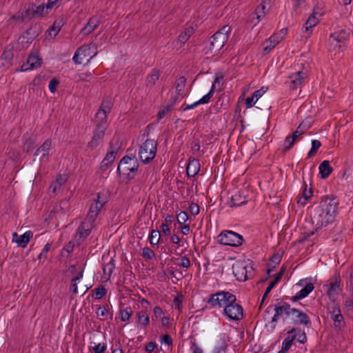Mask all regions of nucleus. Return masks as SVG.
Returning a JSON list of instances; mask_svg holds the SVG:
<instances>
[{
  "label": "nucleus",
  "instance_id": "obj_1",
  "mask_svg": "<svg viewBox=\"0 0 353 353\" xmlns=\"http://www.w3.org/2000/svg\"><path fill=\"white\" fill-rule=\"evenodd\" d=\"M338 199L333 196L321 197L319 202L310 207V216L316 230L333 223L337 213Z\"/></svg>",
  "mask_w": 353,
  "mask_h": 353
},
{
  "label": "nucleus",
  "instance_id": "obj_2",
  "mask_svg": "<svg viewBox=\"0 0 353 353\" xmlns=\"http://www.w3.org/2000/svg\"><path fill=\"white\" fill-rule=\"evenodd\" d=\"M274 314L272 317L270 323L271 327L274 329L276 327V323L280 318H283V321L290 319L294 325H304L307 327H310L312 322L309 316L303 312L302 311L292 308L290 304L283 303L282 305H274Z\"/></svg>",
  "mask_w": 353,
  "mask_h": 353
},
{
  "label": "nucleus",
  "instance_id": "obj_3",
  "mask_svg": "<svg viewBox=\"0 0 353 353\" xmlns=\"http://www.w3.org/2000/svg\"><path fill=\"white\" fill-rule=\"evenodd\" d=\"M230 31V26H225L215 32L210 37V42L205 48V54L212 56L216 54L228 41Z\"/></svg>",
  "mask_w": 353,
  "mask_h": 353
},
{
  "label": "nucleus",
  "instance_id": "obj_4",
  "mask_svg": "<svg viewBox=\"0 0 353 353\" xmlns=\"http://www.w3.org/2000/svg\"><path fill=\"white\" fill-rule=\"evenodd\" d=\"M110 199V194L108 191L103 190L99 192L96 197L90 203L88 212L86 215L87 219L91 221L95 222L97 216L103 209V206L108 202Z\"/></svg>",
  "mask_w": 353,
  "mask_h": 353
},
{
  "label": "nucleus",
  "instance_id": "obj_5",
  "mask_svg": "<svg viewBox=\"0 0 353 353\" xmlns=\"http://www.w3.org/2000/svg\"><path fill=\"white\" fill-rule=\"evenodd\" d=\"M233 274L239 281H245L254 276L252 261H238L232 265Z\"/></svg>",
  "mask_w": 353,
  "mask_h": 353
},
{
  "label": "nucleus",
  "instance_id": "obj_6",
  "mask_svg": "<svg viewBox=\"0 0 353 353\" xmlns=\"http://www.w3.org/2000/svg\"><path fill=\"white\" fill-rule=\"evenodd\" d=\"M158 143L154 139H148L140 146L139 157L142 163H148L156 157Z\"/></svg>",
  "mask_w": 353,
  "mask_h": 353
},
{
  "label": "nucleus",
  "instance_id": "obj_7",
  "mask_svg": "<svg viewBox=\"0 0 353 353\" xmlns=\"http://www.w3.org/2000/svg\"><path fill=\"white\" fill-rule=\"evenodd\" d=\"M139 168L137 159L128 156L123 157L118 165L117 172L119 175L121 174L127 175L129 179H133Z\"/></svg>",
  "mask_w": 353,
  "mask_h": 353
},
{
  "label": "nucleus",
  "instance_id": "obj_8",
  "mask_svg": "<svg viewBox=\"0 0 353 353\" xmlns=\"http://www.w3.org/2000/svg\"><path fill=\"white\" fill-rule=\"evenodd\" d=\"M97 54V46L91 43L79 48L74 53L72 59L77 64H81L85 59H86L87 63H89Z\"/></svg>",
  "mask_w": 353,
  "mask_h": 353
},
{
  "label": "nucleus",
  "instance_id": "obj_9",
  "mask_svg": "<svg viewBox=\"0 0 353 353\" xmlns=\"http://www.w3.org/2000/svg\"><path fill=\"white\" fill-rule=\"evenodd\" d=\"M217 241L222 245L232 247H239L245 241L242 235L230 230L221 232L217 236Z\"/></svg>",
  "mask_w": 353,
  "mask_h": 353
},
{
  "label": "nucleus",
  "instance_id": "obj_10",
  "mask_svg": "<svg viewBox=\"0 0 353 353\" xmlns=\"http://www.w3.org/2000/svg\"><path fill=\"white\" fill-rule=\"evenodd\" d=\"M350 33L345 30H341L330 34L327 40L328 50H340L344 46L345 42L348 40Z\"/></svg>",
  "mask_w": 353,
  "mask_h": 353
},
{
  "label": "nucleus",
  "instance_id": "obj_11",
  "mask_svg": "<svg viewBox=\"0 0 353 353\" xmlns=\"http://www.w3.org/2000/svg\"><path fill=\"white\" fill-rule=\"evenodd\" d=\"M223 314L230 320L239 321L243 317V310L241 305L235 302L223 310Z\"/></svg>",
  "mask_w": 353,
  "mask_h": 353
},
{
  "label": "nucleus",
  "instance_id": "obj_12",
  "mask_svg": "<svg viewBox=\"0 0 353 353\" xmlns=\"http://www.w3.org/2000/svg\"><path fill=\"white\" fill-rule=\"evenodd\" d=\"M94 226L95 222L85 218L77 229L76 238H78L79 241H84L90 235Z\"/></svg>",
  "mask_w": 353,
  "mask_h": 353
},
{
  "label": "nucleus",
  "instance_id": "obj_13",
  "mask_svg": "<svg viewBox=\"0 0 353 353\" xmlns=\"http://www.w3.org/2000/svg\"><path fill=\"white\" fill-rule=\"evenodd\" d=\"M108 128L105 126H96L93 130V136L91 141L88 144V148L90 150L95 149L103 141L105 132Z\"/></svg>",
  "mask_w": 353,
  "mask_h": 353
},
{
  "label": "nucleus",
  "instance_id": "obj_14",
  "mask_svg": "<svg viewBox=\"0 0 353 353\" xmlns=\"http://www.w3.org/2000/svg\"><path fill=\"white\" fill-rule=\"evenodd\" d=\"M52 148V141L50 139H46L43 144L35 151L34 156L40 155L39 161L41 163H46L49 161V152Z\"/></svg>",
  "mask_w": 353,
  "mask_h": 353
},
{
  "label": "nucleus",
  "instance_id": "obj_15",
  "mask_svg": "<svg viewBox=\"0 0 353 353\" xmlns=\"http://www.w3.org/2000/svg\"><path fill=\"white\" fill-rule=\"evenodd\" d=\"M336 330H340L344 324V318L338 304L334 305L330 310Z\"/></svg>",
  "mask_w": 353,
  "mask_h": 353
},
{
  "label": "nucleus",
  "instance_id": "obj_16",
  "mask_svg": "<svg viewBox=\"0 0 353 353\" xmlns=\"http://www.w3.org/2000/svg\"><path fill=\"white\" fill-rule=\"evenodd\" d=\"M289 78L290 79L289 83L290 90H296L301 88L304 83L305 79L307 78V73L299 71L292 74Z\"/></svg>",
  "mask_w": 353,
  "mask_h": 353
},
{
  "label": "nucleus",
  "instance_id": "obj_17",
  "mask_svg": "<svg viewBox=\"0 0 353 353\" xmlns=\"http://www.w3.org/2000/svg\"><path fill=\"white\" fill-rule=\"evenodd\" d=\"M230 292L221 291L215 294H212L208 301V303L212 307L219 306L222 307L225 303L226 299Z\"/></svg>",
  "mask_w": 353,
  "mask_h": 353
},
{
  "label": "nucleus",
  "instance_id": "obj_18",
  "mask_svg": "<svg viewBox=\"0 0 353 353\" xmlns=\"http://www.w3.org/2000/svg\"><path fill=\"white\" fill-rule=\"evenodd\" d=\"M340 284V276L339 275H336L334 278V281H331L329 284L324 285V288L326 289V294L330 300H334V296L338 294V290L339 289Z\"/></svg>",
  "mask_w": 353,
  "mask_h": 353
},
{
  "label": "nucleus",
  "instance_id": "obj_19",
  "mask_svg": "<svg viewBox=\"0 0 353 353\" xmlns=\"http://www.w3.org/2000/svg\"><path fill=\"white\" fill-rule=\"evenodd\" d=\"M101 23V17L95 15L92 16L85 26L81 29V32L83 35H88L97 29Z\"/></svg>",
  "mask_w": 353,
  "mask_h": 353
},
{
  "label": "nucleus",
  "instance_id": "obj_20",
  "mask_svg": "<svg viewBox=\"0 0 353 353\" xmlns=\"http://www.w3.org/2000/svg\"><path fill=\"white\" fill-rule=\"evenodd\" d=\"M42 63L41 59L37 55L30 54L25 63L21 65V71H27L29 70L37 69L41 66Z\"/></svg>",
  "mask_w": 353,
  "mask_h": 353
},
{
  "label": "nucleus",
  "instance_id": "obj_21",
  "mask_svg": "<svg viewBox=\"0 0 353 353\" xmlns=\"http://www.w3.org/2000/svg\"><path fill=\"white\" fill-rule=\"evenodd\" d=\"M32 236L33 233L30 230L26 232L22 235H18L17 232H14L12 234V241L17 243L19 246L24 248L27 246Z\"/></svg>",
  "mask_w": 353,
  "mask_h": 353
},
{
  "label": "nucleus",
  "instance_id": "obj_22",
  "mask_svg": "<svg viewBox=\"0 0 353 353\" xmlns=\"http://www.w3.org/2000/svg\"><path fill=\"white\" fill-rule=\"evenodd\" d=\"M271 0H262L261 3L256 8L254 14L256 15L257 21L253 23L255 26L268 13L267 5H270Z\"/></svg>",
  "mask_w": 353,
  "mask_h": 353
},
{
  "label": "nucleus",
  "instance_id": "obj_23",
  "mask_svg": "<svg viewBox=\"0 0 353 353\" xmlns=\"http://www.w3.org/2000/svg\"><path fill=\"white\" fill-rule=\"evenodd\" d=\"M281 34V33L274 34L265 41V46L263 48V52L265 54L270 52L276 45H278L281 41L283 37Z\"/></svg>",
  "mask_w": 353,
  "mask_h": 353
},
{
  "label": "nucleus",
  "instance_id": "obj_24",
  "mask_svg": "<svg viewBox=\"0 0 353 353\" xmlns=\"http://www.w3.org/2000/svg\"><path fill=\"white\" fill-rule=\"evenodd\" d=\"M161 72L160 70L153 68L150 73L147 76L145 79V86L148 89H152L156 85L157 82L159 80Z\"/></svg>",
  "mask_w": 353,
  "mask_h": 353
},
{
  "label": "nucleus",
  "instance_id": "obj_25",
  "mask_svg": "<svg viewBox=\"0 0 353 353\" xmlns=\"http://www.w3.org/2000/svg\"><path fill=\"white\" fill-rule=\"evenodd\" d=\"M248 202L247 197L243 195L242 192L238 191L234 194L232 195L230 201L228 203L230 207H239L245 204Z\"/></svg>",
  "mask_w": 353,
  "mask_h": 353
},
{
  "label": "nucleus",
  "instance_id": "obj_26",
  "mask_svg": "<svg viewBox=\"0 0 353 353\" xmlns=\"http://www.w3.org/2000/svg\"><path fill=\"white\" fill-rule=\"evenodd\" d=\"M314 289V284L312 283H306L304 288L299 291L295 296H292L290 300L293 302H296L300 299H302L308 296V294L312 292Z\"/></svg>",
  "mask_w": 353,
  "mask_h": 353
},
{
  "label": "nucleus",
  "instance_id": "obj_27",
  "mask_svg": "<svg viewBox=\"0 0 353 353\" xmlns=\"http://www.w3.org/2000/svg\"><path fill=\"white\" fill-rule=\"evenodd\" d=\"M200 170V163L199 160L193 159H190L186 168V173L189 177L196 176Z\"/></svg>",
  "mask_w": 353,
  "mask_h": 353
},
{
  "label": "nucleus",
  "instance_id": "obj_28",
  "mask_svg": "<svg viewBox=\"0 0 353 353\" xmlns=\"http://www.w3.org/2000/svg\"><path fill=\"white\" fill-rule=\"evenodd\" d=\"M22 21H28L32 19H36L34 13V4H28L21 9Z\"/></svg>",
  "mask_w": 353,
  "mask_h": 353
},
{
  "label": "nucleus",
  "instance_id": "obj_29",
  "mask_svg": "<svg viewBox=\"0 0 353 353\" xmlns=\"http://www.w3.org/2000/svg\"><path fill=\"white\" fill-rule=\"evenodd\" d=\"M108 113L105 112L103 111H101L100 110H98L95 114L94 118V123L96 126H105V128H108V121H107V116Z\"/></svg>",
  "mask_w": 353,
  "mask_h": 353
},
{
  "label": "nucleus",
  "instance_id": "obj_30",
  "mask_svg": "<svg viewBox=\"0 0 353 353\" xmlns=\"http://www.w3.org/2000/svg\"><path fill=\"white\" fill-rule=\"evenodd\" d=\"M186 84V78L185 77H179L175 81V89L176 92L181 97H185L187 93L185 92V88Z\"/></svg>",
  "mask_w": 353,
  "mask_h": 353
},
{
  "label": "nucleus",
  "instance_id": "obj_31",
  "mask_svg": "<svg viewBox=\"0 0 353 353\" xmlns=\"http://www.w3.org/2000/svg\"><path fill=\"white\" fill-rule=\"evenodd\" d=\"M319 169L321 178L323 179H327L333 171V168L330 166V161L327 160L323 161L319 165Z\"/></svg>",
  "mask_w": 353,
  "mask_h": 353
},
{
  "label": "nucleus",
  "instance_id": "obj_32",
  "mask_svg": "<svg viewBox=\"0 0 353 353\" xmlns=\"http://www.w3.org/2000/svg\"><path fill=\"white\" fill-rule=\"evenodd\" d=\"M211 98H212V94H211V92H208V94L204 95L201 99H200L199 101L194 102V103H192L191 105H187L186 106H182V110L183 111L189 110L196 108L199 105L208 103L210 101Z\"/></svg>",
  "mask_w": 353,
  "mask_h": 353
},
{
  "label": "nucleus",
  "instance_id": "obj_33",
  "mask_svg": "<svg viewBox=\"0 0 353 353\" xmlns=\"http://www.w3.org/2000/svg\"><path fill=\"white\" fill-rule=\"evenodd\" d=\"M194 30L193 27L186 28L178 37V41L181 44H185L190 37L194 34Z\"/></svg>",
  "mask_w": 353,
  "mask_h": 353
},
{
  "label": "nucleus",
  "instance_id": "obj_34",
  "mask_svg": "<svg viewBox=\"0 0 353 353\" xmlns=\"http://www.w3.org/2000/svg\"><path fill=\"white\" fill-rule=\"evenodd\" d=\"M63 24V18L62 17L58 18L54 21L52 26L48 29L49 34H52L53 33L54 37H55L59 32Z\"/></svg>",
  "mask_w": 353,
  "mask_h": 353
},
{
  "label": "nucleus",
  "instance_id": "obj_35",
  "mask_svg": "<svg viewBox=\"0 0 353 353\" xmlns=\"http://www.w3.org/2000/svg\"><path fill=\"white\" fill-rule=\"evenodd\" d=\"M138 325L145 327L149 324L150 319L147 312L144 310H141L137 313Z\"/></svg>",
  "mask_w": 353,
  "mask_h": 353
},
{
  "label": "nucleus",
  "instance_id": "obj_36",
  "mask_svg": "<svg viewBox=\"0 0 353 353\" xmlns=\"http://www.w3.org/2000/svg\"><path fill=\"white\" fill-rule=\"evenodd\" d=\"M317 12L316 10H314L313 13L309 17L306 22L305 23L303 28L305 29V31H309L310 29L314 27L319 23V19L316 17Z\"/></svg>",
  "mask_w": 353,
  "mask_h": 353
},
{
  "label": "nucleus",
  "instance_id": "obj_37",
  "mask_svg": "<svg viewBox=\"0 0 353 353\" xmlns=\"http://www.w3.org/2000/svg\"><path fill=\"white\" fill-rule=\"evenodd\" d=\"M117 152L114 150L109 151L102 161V168H107L110 164H112L116 157Z\"/></svg>",
  "mask_w": 353,
  "mask_h": 353
},
{
  "label": "nucleus",
  "instance_id": "obj_38",
  "mask_svg": "<svg viewBox=\"0 0 353 353\" xmlns=\"http://www.w3.org/2000/svg\"><path fill=\"white\" fill-rule=\"evenodd\" d=\"M313 194L312 190L311 188L309 190L307 189V185L303 191L302 196H300L298 199V203H300L302 205H305L307 203V201L312 197Z\"/></svg>",
  "mask_w": 353,
  "mask_h": 353
},
{
  "label": "nucleus",
  "instance_id": "obj_39",
  "mask_svg": "<svg viewBox=\"0 0 353 353\" xmlns=\"http://www.w3.org/2000/svg\"><path fill=\"white\" fill-rule=\"evenodd\" d=\"M295 332H297L296 335V340L302 344H304L307 342V336L305 332L301 331V330H297L296 328L293 327L292 330H289L288 332V334H292Z\"/></svg>",
  "mask_w": 353,
  "mask_h": 353
},
{
  "label": "nucleus",
  "instance_id": "obj_40",
  "mask_svg": "<svg viewBox=\"0 0 353 353\" xmlns=\"http://www.w3.org/2000/svg\"><path fill=\"white\" fill-rule=\"evenodd\" d=\"M285 271V268L284 266H283L279 272L276 274V276L274 277V279H273V281H272L268 286L267 287V290L268 291H271L272 289L281 281L284 272Z\"/></svg>",
  "mask_w": 353,
  "mask_h": 353
},
{
  "label": "nucleus",
  "instance_id": "obj_41",
  "mask_svg": "<svg viewBox=\"0 0 353 353\" xmlns=\"http://www.w3.org/2000/svg\"><path fill=\"white\" fill-rule=\"evenodd\" d=\"M65 183V179L62 176L61 174L57 176L56 180L50 186L52 192L56 193L57 190H60L61 186Z\"/></svg>",
  "mask_w": 353,
  "mask_h": 353
},
{
  "label": "nucleus",
  "instance_id": "obj_42",
  "mask_svg": "<svg viewBox=\"0 0 353 353\" xmlns=\"http://www.w3.org/2000/svg\"><path fill=\"white\" fill-rule=\"evenodd\" d=\"M119 313L121 314V320L122 321H127L132 315V310L130 306L125 307H121L119 309Z\"/></svg>",
  "mask_w": 353,
  "mask_h": 353
},
{
  "label": "nucleus",
  "instance_id": "obj_43",
  "mask_svg": "<svg viewBox=\"0 0 353 353\" xmlns=\"http://www.w3.org/2000/svg\"><path fill=\"white\" fill-rule=\"evenodd\" d=\"M161 233L159 230H152L149 235L148 239L152 245H157L160 242Z\"/></svg>",
  "mask_w": 353,
  "mask_h": 353
},
{
  "label": "nucleus",
  "instance_id": "obj_44",
  "mask_svg": "<svg viewBox=\"0 0 353 353\" xmlns=\"http://www.w3.org/2000/svg\"><path fill=\"white\" fill-rule=\"evenodd\" d=\"M296 335H292V336L286 337L282 343V347L281 351H283L284 352L288 351L291 347L294 340L296 339Z\"/></svg>",
  "mask_w": 353,
  "mask_h": 353
},
{
  "label": "nucleus",
  "instance_id": "obj_45",
  "mask_svg": "<svg viewBox=\"0 0 353 353\" xmlns=\"http://www.w3.org/2000/svg\"><path fill=\"white\" fill-rule=\"evenodd\" d=\"M106 289L103 285H101L93 290L92 297L96 299H101L106 294Z\"/></svg>",
  "mask_w": 353,
  "mask_h": 353
},
{
  "label": "nucleus",
  "instance_id": "obj_46",
  "mask_svg": "<svg viewBox=\"0 0 353 353\" xmlns=\"http://www.w3.org/2000/svg\"><path fill=\"white\" fill-rule=\"evenodd\" d=\"M306 128L303 125V123H301L296 130L292 133V142H295L299 137H300L302 134L305 133L306 131Z\"/></svg>",
  "mask_w": 353,
  "mask_h": 353
},
{
  "label": "nucleus",
  "instance_id": "obj_47",
  "mask_svg": "<svg viewBox=\"0 0 353 353\" xmlns=\"http://www.w3.org/2000/svg\"><path fill=\"white\" fill-rule=\"evenodd\" d=\"M321 145V143L319 140H313L312 141V148L307 154V157L310 158L315 155Z\"/></svg>",
  "mask_w": 353,
  "mask_h": 353
},
{
  "label": "nucleus",
  "instance_id": "obj_48",
  "mask_svg": "<svg viewBox=\"0 0 353 353\" xmlns=\"http://www.w3.org/2000/svg\"><path fill=\"white\" fill-rule=\"evenodd\" d=\"M46 12H45V6L43 5H41L39 6H36L34 5V13L35 15V18H39L41 17H43L45 14L48 13V10L46 8Z\"/></svg>",
  "mask_w": 353,
  "mask_h": 353
},
{
  "label": "nucleus",
  "instance_id": "obj_49",
  "mask_svg": "<svg viewBox=\"0 0 353 353\" xmlns=\"http://www.w3.org/2000/svg\"><path fill=\"white\" fill-rule=\"evenodd\" d=\"M141 255L145 260H151L155 257L154 252L148 247L143 248Z\"/></svg>",
  "mask_w": 353,
  "mask_h": 353
},
{
  "label": "nucleus",
  "instance_id": "obj_50",
  "mask_svg": "<svg viewBox=\"0 0 353 353\" xmlns=\"http://www.w3.org/2000/svg\"><path fill=\"white\" fill-rule=\"evenodd\" d=\"M112 107V103L109 99L103 100L99 110L107 113H110Z\"/></svg>",
  "mask_w": 353,
  "mask_h": 353
},
{
  "label": "nucleus",
  "instance_id": "obj_51",
  "mask_svg": "<svg viewBox=\"0 0 353 353\" xmlns=\"http://www.w3.org/2000/svg\"><path fill=\"white\" fill-rule=\"evenodd\" d=\"M92 77L90 72H82L77 74L75 79L77 81H89Z\"/></svg>",
  "mask_w": 353,
  "mask_h": 353
},
{
  "label": "nucleus",
  "instance_id": "obj_52",
  "mask_svg": "<svg viewBox=\"0 0 353 353\" xmlns=\"http://www.w3.org/2000/svg\"><path fill=\"white\" fill-rule=\"evenodd\" d=\"M222 79H223L222 77H216V78L214 79V82L212 85L211 89L208 92H211L212 97L213 96V94L215 92V90H221L220 83H221V81L222 80Z\"/></svg>",
  "mask_w": 353,
  "mask_h": 353
},
{
  "label": "nucleus",
  "instance_id": "obj_53",
  "mask_svg": "<svg viewBox=\"0 0 353 353\" xmlns=\"http://www.w3.org/2000/svg\"><path fill=\"white\" fill-rule=\"evenodd\" d=\"M177 222L180 225L184 224L188 220V213L185 211H181L176 215Z\"/></svg>",
  "mask_w": 353,
  "mask_h": 353
},
{
  "label": "nucleus",
  "instance_id": "obj_54",
  "mask_svg": "<svg viewBox=\"0 0 353 353\" xmlns=\"http://www.w3.org/2000/svg\"><path fill=\"white\" fill-rule=\"evenodd\" d=\"M34 142L31 138L27 139L23 143V150L29 152L34 148Z\"/></svg>",
  "mask_w": 353,
  "mask_h": 353
},
{
  "label": "nucleus",
  "instance_id": "obj_55",
  "mask_svg": "<svg viewBox=\"0 0 353 353\" xmlns=\"http://www.w3.org/2000/svg\"><path fill=\"white\" fill-rule=\"evenodd\" d=\"M292 135H289V136L286 137V138L285 139V141H284V148H283L284 152L288 151L294 145V142H292Z\"/></svg>",
  "mask_w": 353,
  "mask_h": 353
},
{
  "label": "nucleus",
  "instance_id": "obj_56",
  "mask_svg": "<svg viewBox=\"0 0 353 353\" xmlns=\"http://www.w3.org/2000/svg\"><path fill=\"white\" fill-rule=\"evenodd\" d=\"M13 56L14 55H13V53H12L11 49L6 48L2 53L1 58L3 60L10 61L12 59Z\"/></svg>",
  "mask_w": 353,
  "mask_h": 353
},
{
  "label": "nucleus",
  "instance_id": "obj_57",
  "mask_svg": "<svg viewBox=\"0 0 353 353\" xmlns=\"http://www.w3.org/2000/svg\"><path fill=\"white\" fill-rule=\"evenodd\" d=\"M236 301V298L235 295H234L233 294L230 292L226 299L225 303L223 305L222 307H224V309H225V308L228 307L229 305L230 306L231 305L234 303Z\"/></svg>",
  "mask_w": 353,
  "mask_h": 353
},
{
  "label": "nucleus",
  "instance_id": "obj_58",
  "mask_svg": "<svg viewBox=\"0 0 353 353\" xmlns=\"http://www.w3.org/2000/svg\"><path fill=\"white\" fill-rule=\"evenodd\" d=\"M51 248V243H46L44 248H43L41 253L38 255L37 259L39 260H41V259H46L47 258V254L49 252L50 249Z\"/></svg>",
  "mask_w": 353,
  "mask_h": 353
},
{
  "label": "nucleus",
  "instance_id": "obj_59",
  "mask_svg": "<svg viewBox=\"0 0 353 353\" xmlns=\"http://www.w3.org/2000/svg\"><path fill=\"white\" fill-rule=\"evenodd\" d=\"M115 265L113 261H110L105 265L103 268V272L105 274H107L109 275V276L111 275V274L113 272L114 270Z\"/></svg>",
  "mask_w": 353,
  "mask_h": 353
},
{
  "label": "nucleus",
  "instance_id": "obj_60",
  "mask_svg": "<svg viewBox=\"0 0 353 353\" xmlns=\"http://www.w3.org/2000/svg\"><path fill=\"white\" fill-rule=\"evenodd\" d=\"M189 211L192 215H197L200 212L199 205L195 203H191L189 205Z\"/></svg>",
  "mask_w": 353,
  "mask_h": 353
},
{
  "label": "nucleus",
  "instance_id": "obj_61",
  "mask_svg": "<svg viewBox=\"0 0 353 353\" xmlns=\"http://www.w3.org/2000/svg\"><path fill=\"white\" fill-rule=\"evenodd\" d=\"M94 353H105L106 345L105 343H98L92 347Z\"/></svg>",
  "mask_w": 353,
  "mask_h": 353
},
{
  "label": "nucleus",
  "instance_id": "obj_62",
  "mask_svg": "<svg viewBox=\"0 0 353 353\" xmlns=\"http://www.w3.org/2000/svg\"><path fill=\"white\" fill-rule=\"evenodd\" d=\"M190 261L188 257L184 256L181 258V262L177 263V265L181 266L185 268H188L190 266Z\"/></svg>",
  "mask_w": 353,
  "mask_h": 353
},
{
  "label": "nucleus",
  "instance_id": "obj_63",
  "mask_svg": "<svg viewBox=\"0 0 353 353\" xmlns=\"http://www.w3.org/2000/svg\"><path fill=\"white\" fill-rule=\"evenodd\" d=\"M59 84V81L56 79H52L49 83V90L51 92L54 93L57 90V87Z\"/></svg>",
  "mask_w": 353,
  "mask_h": 353
},
{
  "label": "nucleus",
  "instance_id": "obj_64",
  "mask_svg": "<svg viewBox=\"0 0 353 353\" xmlns=\"http://www.w3.org/2000/svg\"><path fill=\"white\" fill-rule=\"evenodd\" d=\"M268 90V88L261 87L260 89L254 92L253 95L255 97L256 100H258L260 97H261Z\"/></svg>",
  "mask_w": 353,
  "mask_h": 353
}]
</instances>
